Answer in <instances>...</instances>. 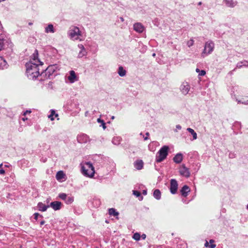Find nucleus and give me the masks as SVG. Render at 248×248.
Wrapping results in <instances>:
<instances>
[{
  "label": "nucleus",
  "instance_id": "nucleus-1",
  "mask_svg": "<svg viewBox=\"0 0 248 248\" xmlns=\"http://www.w3.org/2000/svg\"><path fill=\"white\" fill-rule=\"evenodd\" d=\"M43 62L38 58V51L33 50V53L30 56V61L26 64V75L29 79H36L39 76L41 77L40 67Z\"/></svg>",
  "mask_w": 248,
  "mask_h": 248
},
{
  "label": "nucleus",
  "instance_id": "nucleus-2",
  "mask_svg": "<svg viewBox=\"0 0 248 248\" xmlns=\"http://www.w3.org/2000/svg\"><path fill=\"white\" fill-rule=\"evenodd\" d=\"M58 67L56 64L49 65L45 70L42 69L41 77V80H45L47 78H51L53 76H55L54 72L56 71Z\"/></svg>",
  "mask_w": 248,
  "mask_h": 248
},
{
  "label": "nucleus",
  "instance_id": "nucleus-3",
  "mask_svg": "<svg viewBox=\"0 0 248 248\" xmlns=\"http://www.w3.org/2000/svg\"><path fill=\"white\" fill-rule=\"evenodd\" d=\"M82 174L86 176L92 178L95 173L94 168L90 162H85L81 163Z\"/></svg>",
  "mask_w": 248,
  "mask_h": 248
},
{
  "label": "nucleus",
  "instance_id": "nucleus-4",
  "mask_svg": "<svg viewBox=\"0 0 248 248\" xmlns=\"http://www.w3.org/2000/svg\"><path fill=\"white\" fill-rule=\"evenodd\" d=\"M68 34L73 40H79L81 41L82 40L83 36L81 32L77 27H72L69 31Z\"/></svg>",
  "mask_w": 248,
  "mask_h": 248
},
{
  "label": "nucleus",
  "instance_id": "nucleus-5",
  "mask_svg": "<svg viewBox=\"0 0 248 248\" xmlns=\"http://www.w3.org/2000/svg\"><path fill=\"white\" fill-rule=\"evenodd\" d=\"M169 146H163L156 153L155 161L157 163L163 161L168 155Z\"/></svg>",
  "mask_w": 248,
  "mask_h": 248
},
{
  "label": "nucleus",
  "instance_id": "nucleus-6",
  "mask_svg": "<svg viewBox=\"0 0 248 248\" xmlns=\"http://www.w3.org/2000/svg\"><path fill=\"white\" fill-rule=\"evenodd\" d=\"M12 42L5 34L0 33V46H12Z\"/></svg>",
  "mask_w": 248,
  "mask_h": 248
},
{
  "label": "nucleus",
  "instance_id": "nucleus-7",
  "mask_svg": "<svg viewBox=\"0 0 248 248\" xmlns=\"http://www.w3.org/2000/svg\"><path fill=\"white\" fill-rule=\"evenodd\" d=\"M0 51H2L3 55L7 58L12 59L15 55L12 47H0Z\"/></svg>",
  "mask_w": 248,
  "mask_h": 248
},
{
  "label": "nucleus",
  "instance_id": "nucleus-8",
  "mask_svg": "<svg viewBox=\"0 0 248 248\" xmlns=\"http://www.w3.org/2000/svg\"><path fill=\"white\" fill-rule=\"evenodd\" d=\"M67 109L70 110L79 111V103L77 100H71L67 104Z\"/></svg>",
  "mask_w": 248,
  "mask_h": 248
},
{
  "label": "nucleus",
  "instance_id": "nucleus-9",
  "mask_svg": "<svg viewBox=\"0 0 248 248\" xmlns=\"http://www.w3.org/2000/svg\"><path fill=\"white\" fill-rule=\"evenodd\" d=\"M179 172L182 176L186 178L189 177L190 174L189 169L186 168L184 164L180 167Z\"/></svg>",
  "mask_w": 248,
  "mask_h": 248
},
{
  "label": "nucleus",
  "instance_id": "nucleus-10",
  "mask_svg": "<svg viewBox=\"0 0 248 248\" xmlns=\"http://www.w3.org/2000/svg\"><path fill=\"white\" fill-rule=\"evenodd\" d=\"M77 140L79 143H85L89 141L90 138L86 134H81L77 136Z\"/></svg>",
  "mask_w": 248,
  "mask_h": 248
},
{
  "label": "nucleus",
  "instance_id": "nucleus-11",
  "mask_svg": "<svg viewBox=\"0 0 248 248\" xmlns=\"http://www.w3.org/2000/svg\"><path fill=\"white\" fill-rule=\"evenodd\" d=\"M190 90V86L187 82H183L180 86V90L183 94L186 95Z\"/></svg>",
  "mask_w": 248,
  "mask_h": 248
},
{
  "label": "nucleus",
  "instance_id": "nucleus-12",
  "mask_svg": "<svg viewBox=\"0 0 248 248\" xmlns=\"http://www.w3.org/2000/svg\"><path fill=\"white\" fill-rule=\"evenodd\" d=\"M133 28L134 31L138 33H142L145 30L144 26L140 22L135 23L133 25Z\"/></svg>",
  "mask_w": 248,
  "mask_h": 248
},
{
  "label": "nucleus",
  "instance_id": "nucleus-13",
  "mask_svg": "<svg viewBox=\"0 0 248 248\" xmlns=\"http://www.w3.org/2000/svg\"><path fill=\"white\" fill-rule=\"evenodd\" d=\"M80 50L79 51L78 54V58H81L89 54L90 52L89 51V47H79Z\"/></svg>",
  "mask_w": 248,
  "mask_h": 248
},
{
  "label": "nucleus",
  "instance_id": "nucleus-14",
  "mask_svg": "<svg viewBox=\"0 0 248 248\" xmlns=\"http://www.w3.org/2000/svg\"><path fill=\"white\" fill-rule=\"evenodd\" d=\"M68 79L71 83H74L78 80V77L76 75L74 71L71 70L69 72V76L68 77Z\"/></svg>",
  "mask_w": 248,
  "mask_h": 248
},
{
  "label": "nucleus",
  "instance_id": "nucleus-15",
  "mask_svg": "<svg viewBox=\"0 0 248 248\" xmlns=\"http://www.w3.org/2000/svg\"><path fill=\"white\" fill-rule=\"evenodd\" d=\"M62 204L60 202L55 201L51 202L49 205L55 211L59 210L62 208Z\"/></svg>",
  "mask_w": 248,
  "mask_h": 248
},
{
  "label": "nucleus",
  "instance_id": "nucleus-16",
  "mask_svg": "<svg viewBox=\"0 0 248 248\" xmlns=\"http://www.w3.org/2000/svg\"><path fill=\"white\" fill-rule=\"evenodd\" d=\"M190 191V189L189 187L187 185L184 186L180 190L181 195L184 197H186Z\"/></svg>",
  "mask_w": 248,
  "mask_h": 248
},
{
  "label": "nucleus",
  "instance_id": "nucleus-17",
  "mask_svg": "<svg viewBox=\"0 0 248 248\" xmlns=\"http://www.w3.org/2000/svg\"><path fill=\"white\" fill-rule=\"evenodd\" d=\"M183 159V155L181 153H177L173 158V161L177 164L180 163Z\"/></svg>",
  "mask_w": 248,
  "mask_h": 248
},
{
  "label": "nucleus",
  "instance_id": "nucleus-18",
  "mask_svg": "<svg viewBox=\"0 0 248 248\" xmlns=\"http://www.w3.org/2000/svg\"><path fill=\"white\" fill-rule=\"evenodd\" d=\"M178 189V183L175 179H171V194L176 193Z\"/></svg>",
  "mask_w": 248,
  "mask_h": 248
},
{
  "label": "nucleus",
  "instance_id": "nucleus-19",
  "mask_svg": "<svg viewBox=\"0 0 248 248\" xmlns=\"http://www.w3.org/2000/svg\"><path fill=\"white\" fill-rule=\"evenodd\" d=\"M91 203L92 204V207L97 208L101 205V202L99 199L94 198L91 201Z\"/></svg>",
  "mask_w": 248,
  "mask_h": 248
},
{
  "label": "nucleus",
  "instance_id": "nucleus-20",
  "mask_svg": "<svg viewBox=\"0 0 248 248\" xmlns=\"http://www.w3.org/2000/svg\"><path fill=\"white\" fill-rule=\"evenodd\" d=\"M223 2L225 4L226 6L231 8H233L237 4V1L233 0H224Z\"/></svg>",
  "mask_w": 248,
  "mask_h": 248
},
{
  "label": "nucleus",
  "instance_id": "nucleus-21",
  "mask_svg": "<svg viewBox=\"0 0 248 248\" xmlns=\"http://www.w3.org/2000/svg\"><path fill=\"white\" fill-rule=\"evenodd\" d=\"M214 47H204L202 52V56L205 57L211 53L213 51Z\"/></svg>",
  "mask_w": 248,
  "mask_h": 248
},
{
  "label": "nucleus",
  "instance_id": "nucleus-22",
  "mask_svg": "<svg viewBox=\"0 0 248 248\" xmlns=\"http://www.w3.org/2000/svg\"><path fill=\"white\" fill-rule=\"evenodd\" d=\"M37 207L38 208L39 211L42 212L46 211L48 208L49 207V205H46L45 204L42 203V202H39L37 204Z\"/></svg>",
  "mask_w": 248,
  "mask_h": 248
},
{
  "label": "nucleus",
  "instance_id": "nucleus-23",
  "mask_svg": "<svg viewBox=\"0 0 248 248\" xmlns=\"http://www.w3.org/2000/svg\"><path fill=\"white\" fill-rule=\"evenodd\" d=\"M134 167L138 170H140L143 168V162L142 160H138L134 162Z\"/></svg>",
  "mask_w": 248,
  "mask_h": 248
},
{
  "label": "nucleus",
  "instance_id": "nucleus-24",
  "mask_svg": "<svg viewBox=\"0 0 248 248\" xmlns=\"http://www.w3.org/2000/svg\"><path fill=\"white\" fill-rule=\"evenodd\" d=\"M8 67L6 61L2 57H0V69H4Z\"/></svg>",
  "mask_w": 248,
  "mask_h": 248
},
{
  "label": "nucleus",
  "instance_id": "nucleus-25",
  "mask_svg": "<svg viewBox=\"0 0 248 248\" xmlns=\"http://www.w3.org/2000/svg\"><path fill=\"white\" fill-rule=\"evenodd\" d=\"M65 174L62 170L59 171L56 175V178L58 181H60L64 178Z\"/></svg>",
  "mask_w": 248,
  "mask_h": 248
},
{
  "label": "nucleus",
  "instance_id": "nucleus-26",
  "mask_svg": "<svg viewBox=\"0 0 248 248\" xmlns=\"http://www.w3.org/2000/svg\"><path fill=\"white\" fill-rule=\"evenodd\" d=\"M108 214L110 216H113V217H117L119 215V213L117 211V210L113 208H111L108 209Z\"/></svg>",
  "mask_w": 248,
  "mask_h": 248
},
{
  "label": "nucleus",
  "instance_id": "nucleus-27",
  "mask_svg": "<svg viewBox=\"0 0 248 248\" xmlns=\"http://www.w3.org/2000/svg\"><path fill=\"white\" fill-rule=\"evenodd\" d=\"M126 71L123 66H120L118 70V74L120 77H123L126 75Z\"/></svg>",
  "mask_w": 248,
  "mask_h": 248
},
{
  "label": "nucleus",
  "instance_id": "nucleus-28",
  "mask_svg": "<svg viewBox=\"0 0 248 248\" xmlns=\"http://www.w3.org/2000/svg\"><path fill=\"white\" fill-rule=\"evenodd\" d=\"M45 32L46 33H54L55 32V30L54 29L53 25L51 24H49L45 28Z\"/></svg>",
  "mask_w": 248,
  "mask_h": 248
},
{
  "label": "nucleus",
  "instance_id": "nucleus-29",
  "mask_svg": "<svg viewBox=\"0 0 248 248\" xmlns=\"http://www.w3.org/2000/svg\"><path fill=\"white\" fill-rule=\"evenodd\" d=\"M153 196L155 199L158 200L161 199V192L158 189H155L153 193Z\"/></svg>",
  "mask_w": 248,
  "mask_h": 248
},
{
  "label": "nucleus",
  "instance_id": "nucleus-30",
  "mask_svg": "<svg viewBox=\"0 0 248 248\" xmlns=\"http://www.w3.org/2000/svg\"><path fill=\"white\" fill-rule=\"evenodd\" d=\"M187 130L192 135L193 139L191 140H193L197 139V134L193 129L191 128H187Z\"/></svg>",
  "mask_w": 248,
  "mask_h": 248
},
{
  "label": "nucleus",
  "instance_id": "nucleus-31",
  "mask_svg": "<svg viewBox=\"0 0 248 248\" xmlns=\"http://www.w3.org/2000/svg\"><path fill=\"white\" fill-rule=\"evenodd\" d=\"M112 142L114 145H119L121 142V138L119 137L113 138L112 140Z\"/></svg>",
  "mask_w": 248,
  "mask_h": 248
},
{
  "label": "nucleus",
  "instance_id": "nucleus-32",
  "mask_svg": "<svg viewBox=\"0 0 248 248\" xmlns=\"http://www.w3.org/2000/svg\"><path fill=\"white\" fill-rule=\"evenodd\" d=\"M248 65V62H247L246 61H244L240 62H239L237 63L236 67L237 68H240L242 67L243 66H247Z\"/></svg>",
  "mask_w": 248,
  "mask_h": 248
},
{
  "label": "nucleus",
  "instance_id": "nucleus-33",
  "mask_svg": "<svg viewBox=\"0 0 248 248\" xmlns=\"http://www.w3.org/2000/svg\"><path fill=\"white\" fill-rule=\"evenodd\" d=\"M97 122L101 124L100 126H102L104 129L106 128V123L103 120L99 118L97 119Z\"/></svg>",
  "mask_w": 248,
  "mask_h": 248
},
{
  "label": "nucleus",
  "instance_id": "nucleus-34",
  "mask_svg": "<svg viewBox=\"0 0 248 248\" xmlns=\"http://www.w3.org/2000/svg\"><path fill=\"white\" fill-rule=\"evenodd\" d=\"M74 202V197L72 196H69L66 197L65 201V202L67 204H71Z\"/></svg>",
  "mask_w": 248,
  "mask_h": 248
},
{
  "label": "nucleus",
  "instance_id": "nucleus-35",
  "mask_svg": "<svg viewBox=\"0 0 248 248\" xmlns=\"http://www.w3.org/2000/svg\"><path fill=\"white\" fill-rule=\"evenodd\" d=\"M55 115V116H58V115L57 114L55 113V111L54 110L51 109V113L50 115H48V118L51 120H53L54 119L53 116Z\"/></svg>",
  "mask_w": 248,
  "mask_h": 248
},
{
  "label": "nucleus",
  "instance_id": "nucleus-36",
  "mask_svg": "<svg viewBox=\"0 0 248 248\" xmlns=\"http://www.w3.org/2000/svg\"><path fill=\"white\" fill-rule=\"evenodd\" d=\"M132 238L136 241H139L140 238V234L139 232H136L133 235Z\"/></svg>",
  "mask_w": 248,
  "mask_h": 248
},
{
  "label": "nucleus",
  "instance_id": "nucleus-37",
  "mask_svg": "<svg viewBox=\"0 0 248 248\" xmlns=\"http://www.w3.org/2000/svg\"><path fill=\"white\" fill-rule=\"evenodd\" d=\"M67 196V195L64 193H60L58 196V197L60 199H61V200H63L64 201H65Z\"/></svg>",
  "mask_w": 248,
  "mask_h": 248
},
{
  "label": "nucleus",
  "instance_id": "nucleus-38",
  "mask_svg": "<svg viewBox=\"0 0 248 248\" xmlns=\"http://www.w3.org/2000/svg\"><path fill=\"white\" fill-rule=\"evenodd\" d=\"M133 194L137 197H140L141 200H142L143 197L141 196V193L140 191L137 190H133Z\"/></svg>",
  "mask_w": 248,
  "mask_h": 248
},
{
  "label": "nucleus",
  "instance_id": "nucleus-39",
  "mask_svg": "<svg viewBox=\"0 0 248 248\" xmlns=\"http://www.w3.org/2000/svg\"><path fill=\"white\" fill-rule=\"evenodd\" d=\"M238 103L239 104H243L244 105H248V99L244 100V99H241V100H237Z\"/></svg>",
  "mask_w": 248,
  "mask_h": 248
},
{
  "label": "nucleus",
  "instance_id": "nucleus-40",
  "mask_svg": "<svg viewBox=\"0 0 248 248\" xmlns=\"http://www.w3.org/2000/svg\"><path fill=\"white\" fill-rule=\"evenodd\" d=\"M214 44L213 41L209 40L205 43L204 46H214Z\"/></svg>",
  "mask_w": 248,
  "mask_h": 248
},
{
  "label": "nucleus",
  "instance_id": "nucleus-41",
  "mask_svg": "<svg viewBox=\"0 0 248 248\" xmlns=\"http://www.w3.org/2000/svg\"><path fill=\"white\" fill-rule=\"evenodd\" d=\"M204 246L205 247H209L210 248H215L216 247V245H215V244H210L209 245L208 241H206V242L205 243V244H204Z\"/></svg>",
  "mask_w": 248,
  "mask_h": 248
},
{
  "label": "nucleus",
  "instance_id": "nucleus-42",
  "mask_svg": "<svg viewBox=\"0 0 248 248\" xmlns=\"http://www.w3.org/2000/svg\"><path fill=\"white\" fill-rule=\"evenodd\" d=\"M33 216H34V219H35L36 221L38 219V218L39 217H41V218H43V216L42 215H40L39 214V213H35L34 214H33Z\"/></svg>",
  "mask_w": 248,
  "mask_h": 248
},
{
  "label": "nucleus",
  "instance_id": "nucleus-43",
  "mask_svg": "<svg viewBox=\"0 0 248 248\" xmlns=\"http://www.w3.org/2000/svg\"><path fill=\"white\" fill-rule=\"evenodd\" d=\"M187 45L188 46H192L194 45V40L193 39H190L187 42Z\"/></svg>",
  "mask_w": 248,
  "mask_h": 248
},
{
  "label": "nucleus",
  "instance_id": "nucleus-44",
  "mask_svg": "<svg viewBox=\"0 0 248 248\" xmlns=\"http://www.w3.org/2000/svg\"><path fill=\"white\" fill-rule=\"evenodd\" d=\"M205 74H206V72L204 70H201V71L200 70V73H199L200 76H204L205 75Z\"/></svg>",
  "mask_w": 248,
  "mask_h": 248
},
{
  "label": "nucleus",
  "instance_id": "nucleus-45",
  "mask_svg": "<svg viewBox=\"0 0 248 248\" xmlns=\"http://www.w3.org/2000/svg\"><path fill=\"white\" fill-rule=\"evenodd\" d=\"M229 157L230 158H233L235 157V155L233 153H230L229 155Z\"/></svg>",
  "mask_w": 248,
  "mask_h": 248
},
{
  "label": "nucleus",
  "instance_id": "nucleus-46",
  "mask_svg": "<svg viewBox=\"0 0 248 248\" xmlns=\"http://www.w3.org/2000/svg\"><path fill=\"white\" fill-rule=\"evenodd\" d=\"M31 110H27L26 111H25L24 113H23V115L25 116L26 114H29V113H31Z\"/></svg>",
  "mask_w": 248,
  "mask_h": 248
},
{
  "label": "nucleus",
  "instance_id": "nucleus-47",
  "mask_svg": "<svg viewBox=\"0 0 248 248\" xmlns=\"http://www.w3.org/2000/svg\"><path fill=\"white\" fill-rule=\"evenodd\" d=\"M5 170L3 168L0 169V174L2 175L5 174Z\"/></svg>",
  "mask_w": 248,
  "mask_h": 248
},
{
  "label": "nucleus",
  "instance_id": "nucleus-48",
  "mask_svg": "<svg viewBox=\"0 0 248 248\" xmlns=\"http://www.w3.org/2000/svg\"><path fill=\"white\" fill-rule=\"evenodd\" d=\"M149 136V132H146V137H144V140H147L148 139V136Z\"/></svg>",
  "mask_w": 248,
  "mask_h": 248
},
{
  "label": "nucleus",
  "instance_id": "nucleus-49",
  "mask_svg": "<svg viewBox=\"0 0 248 248\" xmlns=\"http://www.w3.org/2000/svg\"><path fill=\"white\" fill-rule=\"evenodd\" d=\"M45 223V221L44 220H42L40 222V227L43 225Z\"/></svg>",
  "mask_w": 248,
  "mask_h": 248
},
{
  "label": "nucleus",
  "instance_id": "nucleus-50",
  "mask_svg": "<svg viewBox=\"0 0 248 248\" xmlns=\"http://www.w3.org/2000/svg\"><path fill=\"white\" fill-rule=\"evenodd\" d=\"M146 234H142L140 235V237H141L142 239H145L146 238Z\"/></svg>",
  "mask_w": 248,
  "mask_h": 248
},
{
  "label": "nucleus",
  "instance_id": "nucleus-51",
  "mask_svg": "<svg viewBox=\"0 0 248 248\" xmlns=\"http://www.w3.org/2000/svg\"><path fill=\"white\" fill-rule=\"evenodd\" d=\"M142 194L144 195H146L147 194V190H143L142 191Z\"/></svg>",
  "mask_w": 248,
  "mask_h": 248
},
{
  "label": "nucleus",
  "instance_id": "nucleus-52",
  "mask_svg": "<svg viewBox=\"0 0 248 248\" xmlns=\"http://www.w3.org/2000/svg\"><path fill=\"white\" fill-rule=\"evenodd\" d=\"M177 129L180 130L181 129V126L180 125H177L176 126Z\"/></svg>",
  "mask_w": 248,
  "mask_h": 248
},
{
  "label": "nucleus",
  "instance_id": "nucleus-53",
  "mask_svg": "<svg viewBox=\"0 0 248 248\" xmlns=\"http://www.w3.org/2000/svg\"><path fill=\"white\" fill-rule=\"evenodd\" d=\"M214 242V240H213V239H210V241H209V243L211 244H213V243Z\"/></svg>",
  "mask_w": 248,
  "mask_h": 248
},
{
  "label": "nucleus",
  "instance_id": "nucleus-54",
  "mask_svg": "<svg viewBox=\"0 0 248 248\" xmlns=\"http://www.w3.org/2000/svg\"><path fill=\"white\" fill-rule=\"evenodd\" d=\"M28 119V118L26 117H24L22 118V120L23 121H25L26 120H27Z\"/></svg>",
  "mask_w": 248,
  "mask_h": 248
},
{
  "label": "nucleus",
  "instance_id": "nucleus-55",
  "mask_svg": "<svg viewBox=\"0 0 248 248\" xmlns=\"http://www.w3.org/2000/svg\"><path fill=\"white\" fill-rule=\"evenodd\" d=\"M120 19L121 20V22H124V19L123 17H120Z\"/></svg>",
  "mask_w": 248,
  "mask_h": 248
},
{
  "label": "nucleus",
  "instance_id": "nucleus-56",
  "mask_svg": "<svg viewBox=\"0 0 248 248\" xmlns=\"http://www.w3.org/2000/svg\"><path fill=\"white\" fill-rule=\"evenodd\" d=\"M11 194L8 193V194H7V196H6V197H7V198H10V196H11Z\"/></svg>",
  "mask_w": 248,
  "mask_h": 248
},
{
  "label": "nucleus",
  "instance_id": "nucleus-57",
  "mask_svg": "<svg viewBox=\"0 0 248 248\" xmlns=\"http://www.w3.org/2000/svg\"><path fill=\"white\" fill-rule=\"evenodd\" d=\"M2 166H3V164H2V163H1V164H0V169H1V168H2Z\"/></svg>",
  "mask_w": 248,
  "mask_h": 248
},
{
  "label": "nucleus",
  "instance_id": "nucleus-58",
  "mask_svg": "<svg viewBox=\"0 0 248 248\" xmlns=\"http://www.w3.org/2000/svg\"><path fill=\"white\" fill-rule=\"evenodd\" d=\"M202 2L201 1H200V2H198V5H202Z\"/></svg>",
  "mask_w": 248,
  "mask_h": 248
},
{
  "label": "nucleus",
  "instance_id": "nucleus-59",
  "mask_svg": "<svg viewBox=\"0 0 248 248\" xmlns=\"http://www.w3.org/2000/svg\"><path fill=\"white\" fill-rule=\"evenodd\" d=\"M196 72H200V70L198 69V68H197L196 70Z\"/></svg>",
  "mask_w": 248,
  "mask_h": 248
},
{
  "label": "nucleus",
  "instance_id": "nucleus-60",
  "mask_svg": "<svg viewBox=\"0 0 248 248\" xmlns=\"http://www.w3.org/2000/svg\"><path fill=\"white\" fill-rule=\"evenodd\" d=\"M152 56H153V57H155V53H154L152 54Z\"/></svg>",
  "mask_w": 248,
  "mask_h": 248
},
{
  "label": "nucleus",
  "instance_id": "nucleus-61",
  "mask_svg": "<svg viewBox=\"0 0 248 248\" xmlns=\"http://www.w3.org/2000/svg\"><path fill=\"white\" fill-rule=\"evenodd\" d=\"M29 25H32V23H31V22H29Z\"/></svg>",
  "mask_w": 248,
  "mask_h": 248
},
{
  "label": "nucleus",
  "instance_id": "nucleus-62",
  "mask_svg": "<svg viewBox=\"0 0 248 248\" xmlns=\"http://www.w3.org/2000/svg\"><path fill=\"white\" fill-rule=\"evenodd\" d=\"M114 118H115V117H114V116H112L111 117V119H112V120H113V119H114Z\"/></svg>",
  "mask_w": 248,
  "mask_h": 248
},
{
  "label": "nucleus",
  "instance_id": "nucleus-63",
  "mask_svg": "<svg viewBox=\"0 0 248 248\" xmlns=\"http://www.w3.org/2000/svg\"><path fill=\"white\" fill-rule=\"evenodd\" d=\"M169 189L170 190V186H168Z\"/></svg>",
  "mask_w": 248,
  "mask_h": 248
},
{
  "label": "nucleus",
  "instance_id": "nucleus-64",
  "mask_svg": "<svg viewBox=\"0 0 248 248\" xmlns=\"http://www.w3.org/2000/svg\"><path fill=\"white\" fill-rule=\"evenodd\" d=\"M247 209L248 210V204L247 205Z\"/></svg>",
  "mask_w": 248,
  "mask_h": 248
}]
</instances>
